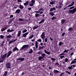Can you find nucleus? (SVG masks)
<instances>
[{
  "instance_id": "nucleus-1",
  "label": "nucleus",
  "mask_w": 76,
  "mask_h": 76,
  "mask_svg": "<svg viewBox=\"0 0 76 76\" xmlns=\"http://www.w3.org/2000/svg\"><path fill=\"white\" fill-rule=\"evenodd\" d=\"M28 47V45H24L23 46V47L21 48H20V50H23L24 51H25L27 49L26 48H27Z\"/></svg>"
},
{
  "instance_id": "nucleus-2",
  "label": "nucleus",
  "mask_w": 76,
  "mask_h": 76,
  "mask_svg": "<svg viewBox=\"0 0 76 76\" xmlns=\"http://www.w3.org/2000/svg\"><path fill=\"white\" fill-rule=\"evenodd\" d=\"M6 68L8 69H11V64L9 62H7L6 64Z\"/></svg>"
},
{
  "instance_id": "nucleus-3",
  "label": "nucleus",
  "mask_w": 76,
  "mask_h": 76,
  "mask_svg": "<svg viewBox=\"0 0 76 76\" xmlns=\"http://www.w3.org/2000/svg\"><path fill=\"white\" fill-rule=\"evenodd\" d=\"M76 10H69L68 12V13H72V14H74Z\"/></svg>"
},
{
  "instance_id": "nucleus-4",
  "label": "nucleus",
  "mask_w": 76,
  "mask_h": 76,
  "mask_svg": "<svg viewBox=\"0 0 76 76\" xmlns=\"http://www.w3.org/2000/svg\"><path fill=\"white\" fill-rule=\"evenodd\" d=\"M12 53V51L11 50L8 51L7 53V58H8L10 56Z\"/></svg>"
},
{
  "instance_id": "nucleus-5",
  "label": "nucleus",
  "mask_w": 76,
  "mask_h": 76,
  "mask_svg": "<svg viewBox=\"0 0 76 76\" xmlns=\"http://www.w3.org/2000/svg\"><path fill=\"white\" fill-rule=\"evenodd\" d=\"M41 37L42 39L44 40L45 37V33L44 32H43L41 36Z\"/></svg>"
},
{
  "instance_id": "nucleus-6",
  "label": "nucleus",
  "mask_w": 76,
  "mask_h": 76,
  "mask_svg": "<svg viewBox=\"0 0 76 76\" xmlns=\"http://www.w3.org/2000/svg\"><path fill=\"white\" fill-rule=\"evenodd\" d=\"M25 59V58H19L17 59V61L20 60L21 61H23Z\"/></svg>"
},
{
  "instance_id": "nucleus-7",
  "label": "nucleus",
  "mask_w": 76,
  "mask_h": 76,
  "mask_svg": "<svg viewBox=\"0 0 76 76\" xmlns=\"http://www.w3.org/2000/svg\"><path fill=\"white\" fill-rule=\"evenodd\" d=\"M7 53H5V54L3 55H1V57L3 58L4 59H6L7 57Z\"/></svg>"
},
{
  "instance_id": "nucleus-8",
  "label": "nucleus",
  "mask_w": 76,
  "mask_h": 76,
  "mask_svg": "<svg viewBox=\"0 0 76 76\" xmlns=\"http://www.w3.org/2000/svg\"><path fill=\"white\" fill-rule=\"evenodd\" d=\"M29 34V32H27L23 34L22 37L26 38V36Z\"/></svg>"
},
{
  "instance_id": "nucleus-9",
  "label": "nucleus",
  "mask_w": 76,
  "mask_h": 76,
  "mask_svg": "<svg viewBox=\"0 0 76 76\" xmlns=\"http://www.w3.org/2000/svg\"><path fill=\"white\" fill-rule=\"evenodd\" d=\"M53 72L54 74H57L58 73H61V72L60 71H59L58 70H56L55 69H54Z\"/></svg>"
},
{
  "instance_id": "nucleus-10",
  "label": "nucleus",
  "mask_w": 76,
  "mask_h": 76,
  "mask_svg": "<svg viewBox=\"0 0 76 76\" xmlns=\"http://www.w3.org/2000/svg\"><path fill=\"white\" fill-rule=\"evenodd\" d=\"M4 60L5 59L4 58H2V57H1L0 58V63L3 62Z\"/></svg>"
},
{
  "instance_id": "nucleus-11",
  "label": "nucleus",
  "mask_w": 76,
  "mask_h": 76,
  "mask_svg": "<svg viewBox=\"0 0 76 76\" xmlns=\"http://www.w3.org/2000/svg\"><path fill=\"white\" fill-rule=\"evenodd\" d=\"M17 50L18 51H19V50L18 49V48H17L16 47H15L13 49V52H15V51Z\"/></svg>"
},
{
  "instance_id": "nucleus-12",
  "label": "nucleus",
  "mask_w": 76,
  "mask_h": 76,
  "mask_svg": "<svg viewBox=\"0 0 76 76\" xmlns=\"http://www.w3.org/2000/svg\"><path fill=\"white\" fill-rule=\"evenodd\" d=\"M21 31H20L18 32V33L17 34V36L18 37H19L20 36L21 34Z\"/></svg>"
},
{
  "instance_id": "nucleus-13",
  "label": "nucleus",
  "mask_w": 76,
  "mask_h": 76,
  "mask_svg": "<svg viewBox=\"0 0 76 76\" xmlns=\"http://www.w3.org/2000/svg\"><path fill=\"white\" fill-rule=\"evenodd\" d=\"M75 3V2L74 1L72 2V3H71V4L69 5L68 6V7H70L71 6H72L74 5Z\"/></svg>"
},
{
  "instance_id": "nucleus-14",
  "label": "nucleus",
  "mask_w": 76,
  "mask_h": 76,
  "mask_svg": "<svg viewBox=\"0 0 76 76\" xmlns=\"http://www.w3.org/2000/svg\"><path fill=\"white\" fill-rule=\"evenodd\" d=\"M49 15H50V16H51L52 17L54 15H55V14H54V12H50Z\"/></svg>"
},
{
  "instance_id": "nucleus-15",
  "label": "nucleus",
  "mask_w": 76,
  "mask_h": 76,
  "mask_svg": "<svg viewBox=\"0 0 76 76\" xmlns=\"http://www.w3.org/2000/svg\"><path fill=\"white\" fill-rule=\"evenodd\" d=\"M65 22H66V20L64 19H63L61 20V23L62 24H64V23H65Z\"/></svg>"
},
{
  "instance_id": "nucleus-16",
  "label": "nucleus",
  "mask_w": 76,
  "mask_h": 76,
  "mask_svg": "<svg viewBox=\"0 0 76 76\" xmlns=\"http://www.w3.org/2000/svg\"><path fill=\"white\" fill-rule=\"evenodd\" d=\"M33 52V50L32 49H31L29 50V51H28V53L29 54H31Z\"/></svg>"
},
{
  "instance_id": "nucleus-17",
  "label": "nucleus",
  "mask_w": 76,
  "mask_h": 76,
  "mask_svg": "<svg viewBox=\"0 0 76 76\" xmlns=\"http://www.w3.org/2000/svg\"><path fill=\"white\" fill-rule=\"evenodd\" d=\"M20 10H17L15 12V13H17V14H18L20 13Z\"/></svg>"
},
{
  "instance_id": "nucleus-18",
  "label": "nucleus",
  "mask_w": 76,
  "mask_h": 76,
  "mask_svg": "<svg viewBox=\"0 0 76 76\" xmlns=\"http://www.w3.org/2000/svg\"><path fill=\"white\" fill-rule=\"evenodd\" d=\"M5 12V11L4 10H0V15H1V14H3V13H4Z\"/></svg>"
},
{
  "instance_id": "nucleus-19",
  "label": "nucleus",
  "mask_w": 76,
  "mask_h": 76,
  "mask_svg": "<svg viewBox=\"0 0 76 76\" xmlns=\"http://www.w3.org/2000/svg\"><path fill=\"white\" fill-rule=\"evenodd\" d=\"M7 29V27H5V28H2L1 29V31L3 32L4 31H5V30H6Z\"/></svg>"
},
{
  "instance_id": "nucleus-20",
  "label": "nucleus",
  "mask_w": 76,
  "mask_h": 76,
  "mask_svg": "<svg viewBox=\"0 0 76 76\" xmlns=\"http://www.w3.org/2000/svg\"><path fill=\"white\" fill-rule=\"evenodd\" d=\"M44 48V46H42V47H39V50H41L43 49Z\"/></svg>"
},
{
  "instance_id": "nucleus-21",
  "label": "nucleus",
  "mask_w": 76,
  "mask_h": 76,
  "mask_svg": "<svg viewBox=\"0 0 76 76\" xmlns=\"http://www.w3.org/2000/svg\"><path fill=\"white\" fill-rule=\"evenodd\" d=\"M44 52H45V53H46V54H47L48 55H50V53L49 52H47L46 50H45Z\"/></svg>"
},
{
  "instance_id": "nucleus-22",
  "label": "nucleus",
  "mask_w": 76,
  "mask_h": 76,
  "mask_svg": "<svg viewBox=\"0 0 76 76\" xmlns=\"http://www.w3.org/2000/svg\"><path fill=\"white\" fill-rule=\"evenodd\" d=\"M29 4V1H27L26 2V3H24V6H27V5H28Z\"/></svg>"
},
{
  "instance_id": "nucleus-23",
  "label": "nucleus",
  "mask_w": 76,
  "mask_h": 76,
  "mask_svg": "<svg viewBox=\"0 0 76 76\" xmlns=\"http://www.w3.org/2000/svg\"><path fill=\"white\" fill-rule=\"evenodd\" d=\"M45 55H46V54H45V53H43L41 54L42 57L43 58H45Z\"/></svg>"
},
{
  "instance_id": "nucleus-24",
  "label": "nucleus",
  "mask_w": 76,
  "mask_h": 76,
  "mask_svg": "<svg viewBox=\"0 0 76 76\" xmlns=\"http://www.w3.org/2000/svg\"><path fill=\"white\" fill-rule=\"evenodd\" d=\"M19 7L20 9H23L24 8V7L22 5H20Z\"/></svg>"
},
{
  "instance_id": "nucleus-25",
  "label": "nucleus",
  "mask_w": 76,
  "mask_h": 76,
  "mask_svg": "<svg viewBox=\"0 0 76 76\" xmlns=\"http://www.w3.org/2000/svg\"><path fill=\"white\" fill-rule=\"evenodd\" d=\"M43 57H42V56H40L39 57L38 60H42V59H43Z\"/></svg>"
},
{
  "instance_id": "nucleus-26",
  "label": "nucleus",
  "mask_w": 76,
  "mask_h": 76,
  "mask_svg": "<svg viewBox=\"0 0 76 76\" xmlns=\"http://www.w3.org/2000/svg\"><path fill=\"white\" fill-rule=\"evenodd\" d=\"M72 66H68V68L69 70H72Z\"/></svg>"
},
{
  "instance_id": "nucleus-27",
  "label": "nucleus",
  "mask_w": 76,
  "mask_h": 76,
  "mask_svg": "<svg viewBox=\"0 0 76 76\" xmlns=\"http://www.w3.org/2000/svg\"><path fill=\"white\" fill-rule=\"evenodd\" d=\"M11 37H12V36L11 35L7 36V38L8 39H9Z\"/></svg>"
},
{
  "instance_id": "nucleus-28",
  "label": "nucleus",
  "mask_w": 76,
  "mask_h": 76,
  "mask_svg": "<svg viewBox=\"0 0 76 76\" xmlns=\"http://www.w3.org/2000/svg\"><path fill=\"white\" fill-rule=\"evenodd\" d=\"M73 30V28L72 27H70L68 29V31H71Z\"/></svg>"
},
{
  "instance_id": "nucleus-29",
  "label": "nucleus",
  "mask_w": 76,
  "mask_h": 76,
  "mask_svg": "<svg viewBox=\"0 0 76 76\" xmlns=\"http://www.w3.org/2000/svg\"><path fill=\"white\" fill-rule=\"evenodd\" d=\"M12 43H13V40L10 41V42H9V44L10 45Z\"/></svg>"
},
{
  "instance_id": "nucleus-30",
  "label": "nucleus",
  "mask_w": 76,
  "mask_h": 76,
  "mask_svg": "<svg viewBox=\"0 0 76 76\" xmlns=\"http://www.w3.org/2000/svg\"><path fill=\"white\" fill-rule=\"evenodd\" d=\"M31 3H32L34 4V3H35V0H32L31 1Z\"/></svg>"
},
{
  "instance_id": "nucleus-31",
  "label": "nucleus",
  "mask_w": 76,
  "mask_h": 76,
  "mask_svg": "<svg viewBox=\"0 0 76 76\" xmlns=\"http://www.w3.org/2000/svg\"><path fill=\"white\" fill-rule=\"evenodd\" d=\"M37 41L38 42H42V41L41 39H39L38 40H37Z\"/></svg>"
},
{
  "instance_id": "nucleus-32",
  "label": "nucleus",
  "mask_w": 76,
  "mask_h": 76,
  "mask_svg": "<svg viewBox=\"0 0 76 76\" xmlns=\"http://www.w3.org/2000/svg\"><path fill=\"white\" fill-rule=\"evenodd\" d=\"M27 32V30L26 29H25L24 30L22 31V33H25Z\"/></svg>"
},
{
  "instance_id": "nucleus-33",
  "label": "nucleus",
  "mask_w": 76,
  "mask_h": 76,
  "mask_svg": "<svg viewBox=\"0 0 76 76\" xmlns=\"http://www.w3.org/2000/svg\"><path fill=\"white\" fill-rule=\"evenodd\" d=\"M39 28L38 26H35L33 27V30H34L36 29H37V28Z\"/></svg>"
},
{
  "instance_id": "nucleus-34",
  "label": "nucleus",
  "mask_w": 76,
  "mask_h": 76,
  "mask_svg": "<svg viewBox=\"0 0 76 76\" xmlns=\"http://www.w3.org/2000/svg\"><path fill=\"white\" fill-rule=\"evenodd\" d=\"M42 53V52H41V51H39L38 53H37V54L38 55H41Z\"/></svg>"
},
{
  "instance_id": "nucleus-35",
  "label": "nucleus",
  "mask_w": 76,
  "mask_h": 76,
  "mask_svg": "<svg viewBox=\"0 0 76 76\" xmlns=\"http://www.w3.org/2000/svg\"><path fill=\"white\" fill-rule=\"evenodd\" d=\"M39 14H36L35 16L36 18H38V17H39Z\"/></svg>"
},
{
  "instance_id": "nucleus-36",
  "label": "nucleus",
  "mask_w": 76,
  "mask_h": 76,
  "mask_svg": "<svg viewBox=\"0 0 76 76\" xmlns=\"http://www.w3.org/2000/svg\"><path fill=\"white\" fill-rule=\"evenodd\" d=\"M68 61H69V59L67 58H66L65 59V61L66 62H67Z\"/></svg>"
},
{
  "instance_id": "nucleus-37",
  "label": "nucleus",
  "mask_w": 76,
  "mask_h": 76,
  "mask_svg": "<svg viewBox=\"0 0 76 76\" xmlns=\"http://www.w3.org/2000/svg\"><path fill=\"white\" fill-rule=\"evenodd\" d=\"M50 59L51 60L53 61H56V59H55V58H51Z\"/></svg>"
},
{
  "instance_id": "nucleus-38",
  "label": "nucleus",
  "mask_w": 76,
  "mask_h": 76,
  "mask_svg": "<svg viewBox=\"0 0 76 76\" xmlns=\"http://www.w3.org/2000/svg\"><path fill=\"white\" fill-rule=\"evenodd\" d=\"M34 12L36 13H40V11H36Z\"/></svg>"
},
{
  "instance_id": "nucleus-39",
  "label": "nucleus",
  "mask_w": 76,
  "mask_h": 76,
  "mask_svg": "<svg viewBox=\"0 0 76 76\" xmlns=\"http://www.w3.org/2000/svg\"><path fill=\"white\" fill-rule=\"evenodd\" d=\"M57 19V18L54 17H53L52 18V20H54V19Z\"/></svg>"
},
{
  "instance_id": "nucleus-40",
  "label": "nucleus",
  "mask_w": 76,
  "mask_h": 76,
  "mask_svg": "<svg viewBox=\"0 0 76 76\" xmlns=\"http://www.w3.org/2000/svg\"><path fill=\"white\" fill-rule=\"evenodd\" d=\"M0 37L1 39H3L4 37V36L2 35H1Z\"/></svg>"
},
{
  "instance_id": "nucleus-41",
  "label": "nucleus",
  "mask_w": 76,
  "mask_h": 76,
  "mask_svg": "<svg viewBox=\"0 0 76 76\" xmlns=\"http://www.w3.org/2000/svg\"><path fill=\"white\" fill-rule=\"evenodd\" d=\"M55 2L54 1L50 2V4H54Z\"/></svg>"
},
{
  "instance_id": "nucleus-42",
  "label": "nucleus",
  "mask_w": 76,
  "mask_h": 76,
  "mask_svg": "<svg viewBox=\"0 0 76 76\" xmlns=\"http://www.w3.org/2000/svg\"><path fill=\"white\" fill-rule=\"evenodd\" d=\"M48 41V38H47L45 39V42H47Z\"/></svg>"
},
{
  "instance_id": "nucleus-43",
  "label": "nucleus",
  "mask_w": 76,
  "mask_h": 76,
  "mask_svg": "<svg viewBox=\"0 0 76 76\" xmlns=\"http://www.w3.org/2000/svg\"><path fill=\"white\" fill-rule=\"evenodd\" d=\"M5 6V5L4 4H1V7H2V8H3V7H4Z\"/></svg>"
},
{
  "instance_id": "nucleus-44",
  "label": "nucleus",
  "mask_w": 76,
  "mask_h": 76,
  "mask_svg": "<svg viewBox=\"0 0 76 76\" xmlns=\"http://www.w3.org/2000/svg\"><path fill=\"white\" fill-rule=\"evenodd\" d=\"M34 5V4H33V3H32L30 4L29 5L30 6H31V7H32V6H33Z\"/></svg>"
},
{
  "instance_id": "nucleus-45",
  "label": "nucleus",
  "mask_w": 76,
  "mask_h": 76,
  "mask_svg": "<svg viewBox=\"0 0 76 76\" xmlns=\"http://www.w3.org/2000/svg\"><path fill=\"white\" fill-rule=\"evenodd\" d=\"M19 21H24V20H23V19H22L21 18H20V19H19Z\"/></svg>"
},
{
  "instance_id": "nucleus-46",
  "label": "nucleus",
  "mask_w": 76,
  "mask_h": 76,
  "mask_svg": "<svg viewBox=\"0 0 76 76\" xmlns=\"http://www.w3.org/2000/svg\"><path fill=\"white\" fill-rule=\"evenodd\" d=\"M8 72L7 71H5L4 72V74L6 75H7L8 74Z\"/></svg>"
},
{
  "instance_id": "nucleus-47",
  "label": "nucleus",
  "mask_w": 76,
  "mask_h": 76,
  "mask_svg": "<svg viewBox=\"0 0 76 76\" xmlns=\"http://www.w3.org/2000/svg\"><path fill=\"white\" fill-rule=\"evenodd\" d=\"M66 73H68L69 75L71 74L69 72V71H66Z\"/></svg>"
},
{
  "instance_id": "nucleus-48",
  "label": "nucleus",
  "mask_w": 76,
  "mask_h": 76,
  "mask_svg": "<svg viewBox=\"0 0 76 76\" xmlns=\"http://www.w3.org/2000/svg\"><path fill=\"white\" fill-rule=\"evenodd\" d=\"M18 24H19L20 25H22V24H24V23L23 22H20V23H18Z\"/></svg>"
},
{
  "instance_id": "nucleus-49",
  "label": "nucleus",
  "mask_w": 76,
  "mask_h": 76,
  "mask_svg": "<svg viewBox=\"0 0 76 76\" xmlns=\"http://www.w3.org/2000/svg\"><path fill=\"white\" fill-rule=\"evenodd\" d=\"M62 45V42H60L59 43V45L60 46H61Z\"/></svg>"
},
{
  "instance_id": "nucleus-50",
  "label": "nucleus",
  "mask_w": 76,
  "mask_h": 76,
  "mask_svg": "<svg viewBox=\"0 0 76 76\" xmlns=\"http://www.w3.org/2000/svg\"><path fill=\"white\" fill-rule=\"evenodd\" d=\"M35 47H36V49L38 48V45H35Z\"/></svg>"
},
{
  "instance_id": "nucleus-51",
  "label": "nucleus",
  "mask_w": 76,
  "mask_h": 76,
  "mask_svg": "<svg viewBox=\"0 0 76 76\" xmlns=\"http://www.w3.org/2000/svg\"><path fill=\"white\" fill-rule=\"evenodd\" d=\"M64 57V56H60V58L61 59H62Z\"/></svg>"
},
{
  "instance_id": "nucleus-52",
  "label": "nucleus",
  "mask_w": 76,
  "mask_h": 76,
  "mask_svg": "<svg viewBox=\"0 0 76 76\" xmlns=\"http://www.w3.org/2000/svg\"><path fill=\"white\" fill-rule=\"evenodd\" d=\"M50 10H56V8L53 7V8H51Z\"/></svg>"
},
{
  "instance_id": "nucleus-53",
  "label": "nucleus",
  "mask_w": 76,
  "mask_h": 76,
  "mask_svg": "<svg viewBox=\"0 0 76 76\" xmlns=\"http://www.w3.org/2000/svg\"><path fill=\"white\" fill-rule=\"evenodd\" d=\"M64 73L63 72H62L61 73L60 76H62V75H64Z\"/></svg>"
},
{
  "instance_id": "nucleus-54",
  "label": "nucleus",
  "mask_w": 76,
  "mask_h": 76,
  "mask_svg": "<svg viewBox=\"0 0 76 76\" xmlns=\"http://www.w3.org/2000/svg\"><path fill=\"white\" fill-rule=\"evenodd\" d=\"M12 20H10L8 24H11L12 22Z\"/></svg>"
},
{
  "instance_id": "nucleus-55",
  "label": "nucleus",
  "mask_w": 76,
  "mask_h": 76,
  "mask_svg": "<svg viewBox=\"0 0 76 76\" xmlns=\"http://www.w3.org/2000/svg\"><path fill=\"white\" fill-rule=\"evenodd\" d=\"M65 34H66V33L63 32V34H62V36H64V35H65Z\"/></svg>"
},
{
  "instance_id": "nucleus-56",
  "label": "nucleus",
  "mask_w": 76,
  "mask_h": 76,
  "mask_svg": "<svg viewBox=\"0 0 76 76\" xmlns=\"http://www.w3.org/2000/svg\"><path fill=\"white\" fill-rule=\"evenodd\" d=\"M14 31V29H11L10 30V33Z\"/></svg>"
},
{
  "instance_id": "nucleus-57",
  "label": "nucleus",
  "mask_w": 76,
  "mask_h": 76,
  "mask_svg": "<svg viewBox=\"0 0 76 76\" xmlns=\"http://www.w3.org/2000/svg\"><path fill=\"white\" fill-rule=\"evenodd\" d=\"M75 63L74 61H73L71 63V64L72 65L73 64Z\"/></svg>"
},
{
  "instance_id": "nucleus-58",
  "label": "nucleus",
  "mask_w": 76,
  "mask_h": 76,
  "mask_svg": "<svg viewBox=\"0 0 76 76\" xmlns=\"http://www.w3.org/2000/svg\"><path fill=\"white\" fill-rule=\"evenodd\" d=\"M59 3L60 6H61H61H63V4H62L61 2H60Z\"/></svg>"
},
{
  "instance_id": "nucleus-59",
  "label": "nucleus",
  "mask_w": 76,
  "mask_h": 76,
  "mask_svg": "<svg viewBox=\"0 0 76 76\" xmlns=\"http://www.w3.org/2000/svg\"><path fill=\"white\" fill-rule=\"evenodd\" d=\"M58 7L59 9H61V5H59V6Z\"/></svg>"
},
{
  "instance_id": "nucleus-60",
  "label": "nucleus",
  "mask_w": 76,
  "mask_h": 76,
  "mask_svg": "<svg viewBox=\"0 0 76 76\" xmlns=\"http://www.w3.org/2000/svg\"><path fill=\"white\" fill-rule=\"evenodd\" d=\"M1 47H3L4 46V44L2 43H1Z\"/></svg>"
},
{
  "instance_id": "nucleus-61",
  "label": "nucleus",
  "mask_w": 76,
  "mask_h": 76,
  "mask_svg": "<svg viewBox=\"0 0 76 76\" xmlns=\"http://www.w3.org/2000/svg\"><path fill=\"white\" fill-rule=\"evenodd\" d=\"M45 20V19H43L41 21H42V23L43 22H44Z\"/></svg>"
},
{
  "instance_id": "nucleus-62",
  "label": "nucleus",
  "mask_w": 76,
  "mask_h": 76,
  "mask_svg": "<svg viewBox=\"0 0 76 76\" xmlns=\"http://www.w3.org/2000/svg\"><path fill=\"white\" fill-rule=\"evenodd\" d=\"M17 1L18 2H20V3H21V2H22V1L21 0H17Z\"/></svg>"
},
{
  "instance_id": "nucleus-63",
  "label": "nucleus",
  "mask_w": 76,
  "mask_h": 76,
  "mask_svg": "<svg viewBox=\"0 0 76 76\" xmlns=\"http://www.w3.org/2000/svg\"><path fill=\"white\" fill-rule=\"evenodd\" d=\"M74 6L72 7L69 8V9H74Z\"/></svg>"
},
{
  "instance_id": "nucleus-64",
  "label": "nucleus",
  "mask_w": 76,
  "mask_h": 76,
  "mask_svg": "<svg viewBox=\"0 0 76 76\" xmlns=\"http://www.w3.org/2000/svg\"><path fill=\"white\" fill-rule=\"evenodd\" d=\"M74 54V52H72L70 54V55L71 56H72L73 54Z\"/></svg>"
}]
</instances>
